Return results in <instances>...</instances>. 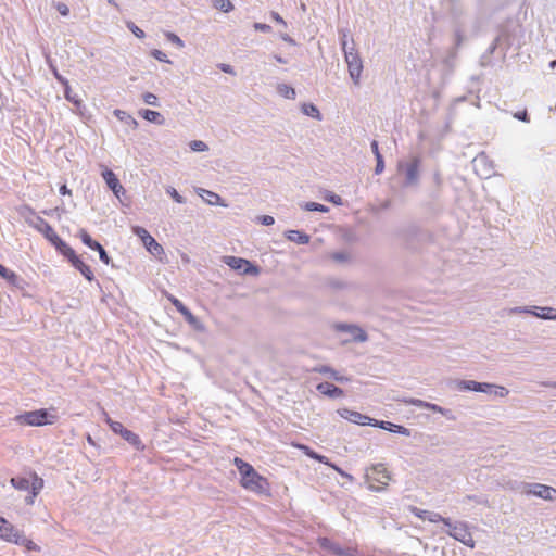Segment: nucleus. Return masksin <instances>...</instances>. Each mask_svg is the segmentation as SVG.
Instances as JSON below:
<instances>
[{
	"instance_id": "24",
	"label": "nucleus",
	"mask_w": 556,
	"mask_h": 556,
	"mask_svg": "<svg viewBox=\"0 0 556 556\" xmlns=\"http://www.w3.org/2000/svg\"><path fill=\"white\" fill-rule=\"evenodd\" d=\"M72 266L77 269L78 271H80V274L88 280V281H92L94 279V275L92 273V270L90 269V267L88 265H86L77 254H74V256H72L70 260H67Z\"/></svg>"
},
{
	"instance_id": "52",
	"label": "nucleus",
	"mask_w": 556,
	"mask_h": 556,
	"mask_svg": "<svg viewBox=\"0 0 556 556\" xmlns=\"http://www.w3.org/2000/svg\"><path fill=\"white\" fill-rule=\"evenodd\" d=\"M329 467H331L332 469H334L338 473H340L342 477L346 478L349 481H353V476H351L350 473L345 472L344 470H342L339 466H337L336 464L329 462L328 464Z\"/></svg>"
},
{
	"instance_id": "16",
	"label": "nucleus",
	"mask_w": 556,
	"mask_h": 556,
	"mask_svg": "<svg viewBox=\"0 0 556 556\" xmlns=\"http://www.w3.org/2000/svg\"><path fill=\"white\" fill-rule=\"evenodd\" d=\"M173 305L176 307V309L185 317L186 321L191 325L195 330L203 331L204 325L199 320L198 317H195L191 311L178 299L173 298L170 299Z\"/></svg>"
},
{
	"instance_id": "36",
	"label": "nucleus",
	"mask_w": 556,
	"mask_h": 556,
	"mask_svg": "<svg viewBox=\"0 0 556 556\" xmlns=\"http://www.w3.org/2000/svg\"><path fill=\"white\" fill-rule=\"evenodd\" d=\"M501 38L500 36H497L493 42L491 43V46L488 48V50L485 51V53L481 56V65L482 66H485L490 63V56L491 54L494 53V51L496 50L497 48V45L500 42Z\"/></svg>"
},
{
	"instance_id": "63",
	"label": "nucleus",
	"mask_w": 556,
	"mask_h": 556,
	"mask_svg": "<svg viewBox=\"0 0 556 556\" xmlns=\"http://www.w3.org/2000/svg\"><path fill=\"white\" fill-rule=\"evenodd\" d=\"M280 38L291 46L295 45V40L292 37H290L288 34H280Z\"/></svg>"
},
{
	"instance_id": "49",
	"label": "nucleus",
	"mask_w": 556,
	"mask_h": 556,
	"mask_svg": "<svg viewBox=\"0 0 556 556\" xmlns=\"http://www.w3.org/2000/svg\"><path fill=\"white\" fill-rule=\"evenodd\" d=\"M466 501H473L475 503H477L479 505H486L488 504V500L482 498V497H480L478 495H466L463 498V502H466Z\"/></svg>"
},
{
	"instance_id": "29",
	"label": "nucleus",
	"mask_w": 556,
	"mask_h": 556,
	"mask_svg": "<svg viewBox=\"0 0 556 556\" xmlns=\"http://www.w3.org/2000/svg\"><path fill=\"white\" fill-rule=\"evenodd\" d=\"M285 236L289 241L295 242L298 244H307L311 239L307 233L301 230H288L286 231Z\"/></svg>"
},
{
	"instance_id": "38",
	"label": "nucleus",
	"mask_w": 556,
	"mask_h": 556,
	"mask_svg": "<svg viewBox=\"0 0 556 556\" xmlns=\"http://www.w3.org/2000/svg\"><path fill=\"white\" fill-rule=\"evenodd\" d=\"M64 97L67 101H70L71 103H73L77 109H79L80 106H83V101L81 99L77 96V94H74L72 92V88L71 86L68 85L67 87H64Z\"/></svg>"
},
{
	"instance_id": "23",
	"label": "nucleus",
	"mask_w": 556,
	"mask_h": 556,
	"mask_svg": "<svg viewBox=\"0 0 556 556\" xmlns=\"http://www.w3.org/2000/svg\"><path fill=\"white\" fill-rule=\"evenodd\" d=\"M316 389L321 394L329 396L331 399H337L344 395V391L341 388L330 382H320L317 384Z\"/></svg>"
},
{
	"instance_id": "3",
	"label": "nucleus",
	"mask_w": 556,
	"mask_h": 556,
	"mask_svg": "<svg viewBox=\"0 0 556 556\" xmlns=\"http://www.w3.org/2000/svg\"><path fill=\"white\" fill-rule=\"evenodd\" d=\"M339 35L341 48L344 53L345 62L348 64L350 77L353 80L354 85L358 86L361 75L363 72V61L359 56L358 51L355 49V42L353 38H351V46H349V29H339Z\"/></svg>"
},
{
	"instance_id": "12",
	"label": "nucleus",
	"mask_w": 556,
	"mask_h": 556,
	"mask_svg": "<svg viewBox=\"0 0 556 556\" xmlns=\"http://www.w3.org/2000/svg\"><path fill=\"white\" fill-rule=\"evenodd\" d=\"M108 424L111 428V430L114 433L119 434L125 441H127L130 445L136 447L137 450H142L143 445L138 434L134 433L132 431L126 429L122 422L114 421L110 418H108Z\"/></svg>"
},
{
	"instance_id": "43",
	"label": "nucleus",
	"mask_w": 556,
	"mask_h": 556,
	"mask_svg": "<svg viewBox=\"0 0 556 556\" xmlns=\"http://www.w3.org/2000/svg\"><path fill=\"white\" fill-rule=\"evenodd\" d=\"M126 26L137 38L142 39L146 37L144 31L141 28H139L134 22H126Z\"/></svg>"
},
{
	"instance_id": "53",
	"label": "nucleus",
	"mask_w": 556,
	"mask_h": 556,
	"mask_svg": "<svg viewBox=\"0 0 556 556\" xmlns=\"http://www.w3.org/2000/svg\"><path fill=\"white\" fill-rule=\"evenodd\" d=\"M532 308L534 309H538L536 306H531V307H520V306H517V307H513L509 309V313L510 314H518V313H527V314H531L532 313Z\"/></svg>"
},
{
	"instance_id": "19",
	"label": "nucleus",
	"mask_w": 556,
	"mask_h": 556,
	"mask_svg": "<svg viewBox=\"0 0 556 556\" xmlns=\"http://www.w3.org/2000/svg\"><path fill=\"white\" fill-rule=\"evenodd\" d=\"M412 513L421 520H428L432 523L442 522L445 526H451V519L441 516L439 513L420 509L417 507H413Z\"/></svg>"
},
{
	"instance_id": "18",
	"label": "nucleus",
	"mask_w": 556,
	"mask_h": 556,
	"mask_svg": "<svg viewBox=\"0 0 556 556\" xmlns=\"http://www.w3.org/2000/svg\"><path fill=\"white\" fill-rule=\"evenodd\" d=\"M406 403L414 405L416 407H419V408H425V409L431 410L433 413H439V414L445 416L450 420L455 419V417L452 416L450 409L439 406L437 404L426 402V401L419 400V399H410V400L406 401Z\"/></svg>"
},
{
	"instance_id": "5",
	"label": "nucleus",
	"mask_w": 556,
	"mask_h": 556,
	"mask_svg": "<svg viewBox=\"0 0 556 556\" xmlns=\"http://www.w3.org/2000/svg\"><path fill=\"white\" fill-rule=\"evenodd\" d=\"M454 388L457 391L465 392V391H473V392H481V393H491L494 390V394L501 397H504L508 394V390L504 387H498L492 383L488 382H478L475 380H454L453 381Z\"/></svg>"
},
{
	"instance_id": "17",
	"label": "nucleus",
	"mask_w": 556,
	"mask_h": 556,
	"mask_svg": "<svg viewBox=\"0 0 556 556\" xmlns=\"http://www.w3.org/2000/svg\"><path fill=\"white\" fill-rule=\"evenodd\" d=\"M338 414L343 419H346V420H349V421H351L353 424H356V425H362V426L369 425V426H371V424H374V421H375L374 418H370L369 416L361 414L358 412L351 410L349 408H340V409H338Z\"/></svg>"
},
{
	"instance_id": "28",
	"label": "nucleus",
	"mask_w": 556,
	"mask_h": 556,
	"mask_svg": "<svg viewBox=\"0 0 556 556\" xmlns=\"http://www.w3.org/2000/svg\"><path fill=\"white\" fill-rule=\"evenodd\" d=\"M139 114L146 121H148L150 123H154L156 125H163L165 122V118L163 117V115L157 111L142 109V110H140Z\"/></svg>"
},
{
	"instance_id": "4",
	"label": "nucleus",
	"mask_w": 556,
	"mask_h": 556,
	"mask_svg": "<svg viewBox=\"0 0 556 556\" xmlns=\"http://www.w3.org/2000/svg\"><path fill=\"white\" fill-rule=\"evenodd\" d=\"M54 408H39L36 410L24 412L22 414L16 415L13 420L18 425H26L30 427H42L46 425H53L58 415Z\"/></svg>"
},
{
	"instance_id": "45",
	"label": "nucleus",
	"mask_w": 556,
	"mask_h": 556,
	"mask_svg": "<svg viewBox=\"0 0 556 556\" xmlns=\"http://www.w3.org/2000/svg\"><path fill=\"white\" fill-rule=\"evenodd\" d=\"M142 99L146 104L152 106H160L157 97L152 92H146L142 94Z\"/></svg>"
},
{
	"instance_id": "61",
	"label": "nucleus",
	"mask_w": 556,
	"mask_h": 556,
	"mask_svg": "<svg viewBox=\"0 0 556 556\" xmlns=\"http://www.w3.org/2000/svg\"><path fill=\"white\" fill-rule=\"evenodd\" d=\"M370 147H371V151H372V153H374L376 159L379 157V156H382V154L379 151L378 142L376 140L371 141Z\"/></svg>"
},
{
	"instance_id": "41",
	"label": "nucleus",
	"mask_w": 556,
	"mask_h": 556,
	"mask_svg": "<svg viewBox=\"0 0 556 556\" xmlns=\"http://www.w3.org/2000/svg\"><path fill=\"white\" fill-rule=\"evenodd\" d=\"M15 544L25 546L27 551H39V547L31 540L27 539L24 534L20 538V541L15 540Z\"/></svg>"
},
{
	"instance_id": "13",
	"label": "nucleus",
	"mask_w": 556,
	"mask_h": 556,
	"mask_svg": "<svg viewBox=\"0 0 556 556\" xmlns=\"http://www.w3.org/2000/svg\"><path fill=\"white\" fill-rule=\"evenodd\" d=\"M365 479L368 482L374 481L387 486L388 482L391 480V473L383 464H375L367 469Z\"/></svg>"
},
{
	"instance_id": "60",
	"label": "nucleus",
	"mask_w": 556,
	"mask_h": 556,
	"mask_svg": "<svg viewBox=\"0 0 556 556\" xmlns=\"http://www.w3.org/2000/svg\"><path fill=\"white\" fill-rule=\"evenodd\" d=\"M270 17H271L275 22H277V23L281 24L282 26H285V27L287 26L286 21L280 16V14H279V13H277V12L273 11V12L270 13Z\"/></svg>"
},
{
	"instance_id": "47",
	"label": "nucleus",
	"mask_w": 556,
	"mask_h": 556,
	"mask_svg": "<svg viewBox=\"0 0 556 556\" xmlns=\"http://www.w3.org/2000/svg\"><path fill=\"white\" fill-rule=\"evenodd\" d=\"M151 55L160 62L170 63V61L167 59V55L164 52H162L161 50H157V49L152 50Z\"/></svg>"
},
{
	"instance_id": "32",
	"label": "nucleus",
	"mask_w": 556,
	"mask_h": 556,
	"mask_svg": "<svg viewBox=\"0 0 556 556\" xmlns=\"http://www.w3.org/2000/svg\"><path fill=\"white\" fill-rule=\"evenodd\" d=\"M78 236H79V238H80L81 242H83L85 245H87L89 249H91V250H93V251H97V250L101 249V245H102V244H101L100 242H98V241L93 240V239L91 238V236L88 233V231H87V230H85V229H80V230H79V235H78Z\"/></svg>"
},
{
	"instance_id": "7",
	"label": "nucleus",
	"mask_w": 556,
	"mask_h": 556,
	"mask_svg": "<svg viewBox=\"0 0 556 556\" xmlns=\"http://www.w3.org/2000/svg\"><path fill=\"white\" fill-rule=\"evenodd\" d=\"M404 249L410 252H417L421 243L427 238V232L420 229L418 226L410 225L404 229H402L399 233Z\"/></svg>"
},
{
	"instance_id": "6",
	"label": "nucleus",
	"mask_w": 556,
	"mask_h": 556,
	"mask_svg": "<svg viewBox=\"0 0 556 556\" xmlns=\"http://www.w3.org/2000/svg\"><path fill=\"white\" fill-rule=\"evenodd\" d=\"M21 215L30 227L42 233V236L49 242H51L58 236L52 226L42 217L37 215V213L30 206H24L21 211Z\"/></svg>"
},
{
	"instance_id": "10",
	"label": "nucleus",
	"mask_w": 556,
	"mask_h": 556,
	"mask_svg": "<svg viewBox=\"0 0 556 556\" xmlns=\"http://www.w3.org/2000/svg\"><path fill=\"white\" fill-rule=\"evenodd\" d=\"M448 530L446 533L452 536L453 539L462 542L464 545L473 548L475 547V541L472 539V535L469 531L468 525L464 521H456L453 522L451 520V526H446Z\"/></svg>"
},
{
	"instance_id": "33",
	"label": "nucleus",
	"mask_w": 556,
	"mask_h": 556,
	"mask_svg": "<svg viewBox=\"0 0 556 556\" xmlns=\"http://www.w3.org/2000/svg\"><path fill=\"white\" fill-rule=\"evenodd\" d=\"M114 115L123 123H125L126 125L130 126L131 128H137L138 126V122L130 115L128 114L127 112L123 111V110H119V109H116L114 111Z\"/></svg>"
},
{
	"instance_id": "40",
	"label": "nucleus",
	"mask_w": 556,
	"mask_h": 556,
	"mask_svg": "<svg viewBox=\"0 0 556 556\" xmlns=\"http://www.w3.org/2000/svg\"><path fill=\"white\" fill-rule=\"evenodd\" d=\"M303 208L305 211H309V212H321V213H326L329 211V208L326 205L317 203V202H306L303 205Z\"/></svg>"
},
{
	"instance_id": "48",
	"label": "nucleus",
	"mask_w": 556,
	"mask_h": 556,
	"mask_svg": "<svg viewBox=\"0 0 556 556\" xmlns=\"http://www.w3.org/2000/svg\"><path fill=\"white\" fill-rule=\"evenodd\" d=\"M167 193L172 197V199L177 203H185V198L178 193L175 188H170L167 190Z\"/></svg>"
},
{
	"instance_id": "46",
	"label": "nucleus",
	"mask_w": 556,
	"mask_h": 556,
	"mask_svg": "<svg viewBox=\"0 0 556 556\" xmlns=\"http://www.w3.org/2000/svg\"><path fill=\"white\" fill-rule=\"evenodd\" d=\"M48 63H49V67H50V70L52 71V73H53V75H54L55 79H56L60 84H62L64 87H67V86L70 85V84H68V80H67L64 76H62V75L59 73L58 68H56V67H55V66H54L50 61H49Z\"/></svg>"
},
{
	"instance_id": "31",
	"label": "nucleus",
	"mask_w": 556,
	"mask_h": 556,
	"mask_svg": "<svg viewBox=\"0 0 556 556\" xmlns=\"http://www.w3.org/2000/svg\"><path fill=\"white\" fill-rule=\"evenodd\" d=\"M300 450L303 451V453L308 456L309 458L314 459V460H317L321 464H325V465H328L329 464V458L315 452L314 450H312L309 446L307 445H304V444H300L298 445Z\"/></svg>"
},
{
	"instance_id": "42",
	"label": "nucleus",
	"mask_w": 556,
	"mask_h": 556,
	"mask_svg": "<svg viewBox=\"0 0 556 556\" xmlns=\"http://www.w3.org/2000/svg\"><path fill=\"white\" fill-rule=\"evenodd\" d=\"M165 37H166V39H167L170 43H173V45L177 46L178 48H180V49H181V48H184V47H185L184 41L181 40V38H180L178 35H176V34H174V33H172V31H166V33H165Z\"/></svg>"
},
{
	"instance_id": "20",
	"label": "nucleus",
	"mask_w": 556,
	"mask_h": 556,
	"mask_svg": "<svg viewBox=\"0 0 556 556\" xmlns=\"http://www.w3.org/2000/svg\"><path fill=\"white\" fill-rule=\"evenodd\" d=\"M102 177L106 184V186L109 187L110 190L113 191V193L119 198L121 194H124L125 193V189L124 187L121 185L119 182V179L117 178V176L109 168H105L103 172H102Z\"/></svg>"
},
{
	"instance_id": "55",
	"label": "nucleus",
	"mask_w": 556,
	"mask_h": 556,
	"mask_svg": "<svg viewBox=\"0 0 556 556\" xmlns=\"http://www.w3.org/2000/svg\"><path fill=\"white\" fill-rule=\"evenodd\" d=\"M55 9L62 16L70 14V8L64 2H58Z\"/></svg>"
},
{
	"instance_id": "50",
	"label": "nucleus",
	"mask_w": 556,
	"mask_h": 556,
	"mask_svg": "<svg viewBox=\"0 0 556 556\" xmlns=\"http://www.w3.org/2000/svg\"><path fill=\"white\" fill-rule=\"evenodd\" d=\"M253 28L257 31H262V33H270L271 31V26L268 25V24H265V23H260V22H255L253 24Z\"/></svg>"
},
{
	"instance_id": "2",
	"label": "nucleus",
	"mask_w": 556,
	"mask_h": 556,
	"mask_svg": "<svg viewBox=\"0 0 556 556\" xmlns=\"http://www.w3.org/2000/svg\"><path fill=\"white\" fill-rule=\"evenodd\" d=\"M448 15L451 18V26L454 36V47L450 51L448 59L456 58L457 50L462 47V45L466 40V28L468 25V14L462 3H456V5H450Z\"/></svg>"
},
{
	"instance_id": "8",
	"label": "nucleus",
	"mask_w": 556,
	"mask_h": 556,
	"mask_svg": "<svg viewBox=\"0 0 556 556\" xmlns=\"http://www.w3.org/2000/svg\"><path fill=\"white\" fill-rule=\"evenodd\" d=\"M517 490L526 495H533L546 501H556V489L542 483H518Z\"/></svg>"
},
{
	"instance_id": "25",
	"label": "nucleus",
	"mask_w": 556,
	"mask_h": 556,
	"mask_svg": "<svg viewBox=\"0 0 556 556\" xmlns=\"http://www.w3.org/2000/svg\"><path fill=\"white\" fill-rule=\"evenodd\" d=\"M55 250L62 254L64 257L70 260L76 252L59 236H56L51 242H50Z\"/></svg>"
},
{
	"instance_id": "15",
	"label": "nucleus",
	"mask_w": 556,
	"mask_h": 556,
	"mask_svg": "<svg viewBox=\"0 0 556 556\" xmlns=\"http://www.w3.org/2000/svg\"><path fill=\"white\" fill-rule=\"evenodd\" d=\"M11 483L17 490L27 491L31 489L33 496H36L42 488L43 481L42 479L35 477L34 481L30 483L29 479L26 477H14L11 479Z\"/></svg>"
},
{
	"instance_id": "27",
	"label": "nucleus",
	"mask_w": 556,
	"mask_h": 556,
	"mask_svg": "<svg viewBox=\"0 0 556 556\" xmlns=\"http://www.w3.org/2000/svg\"><path fill=\"white\" fill-rule=\"evenodd\" d=\"M0 277L5 279L13 287H21L23 279L14 271L0 264Z\"/></svg>"
},
{
	"instance_id": "14",
	"label": "nucleus",
	"mask_w": 556,
	"mask_h": 556,
	"mask_svg": "<svg viewBox=\"0 0 556 556\" xmlns=\"http://www.w3.org/2000/svg\"><path fill=\"white\" fill-rule=\"evenodd\" d=\"M333 329L338 332H346L351 334V341L354 342H366L368 340L366 331L354 324L337 323L334 324Z\"/></svg>"
},
{
	"instance_id": "30",
	"label": "nucleus",
	"mask_w": 556,
	"mask_h": 556,
	"mask_svg": "<svg viewBox=\"0 0 556 556\" xmlns=\"http://www.w3.org/2000/svg\"><path fill=\"white\" fill-rule=\"evenodd\" d=\"M315 371H317L319 374L328 375L330 378H332L333 380H336L340 383L350 381L349 377L340 376L332 367L327 366V365H323L318 368H315Z\"/></svg>"
},
{
	"instance_id": "56",
	"label": "nucleus",
	"mask_w": 556,
	"mask_h": 556,
	"mask_svg": "<svg viewBox=\"0 0 556 556\" xmlns=\"http://www.w3.org/2000/svg\"><path fill=\"white\" fill-rule=\"evenodd\" d=\"M257 220L264 226H270L275 223V219L270 215H261L257 217Z\"/></svg>"
},
{
	"instance_id": "35",
	"label": "nucleus",
	"mask_w": 556,
	"mask_h": 556,
	"mask_svg": "<svg viewBox=\"0 0 556 556\" xmlns=\"http://www.w3.org/2000/svg\"><path fill=\"white\" fill-rule=\"evenodd\" d=\"M302 112L307 115V116H311L313 118H316L318 121L321 119V115H320V112L318 110V108L313 104V103H304L302 105Z\"/></svg>"
},
{
	"instance_id": "9",
	"label": "nucleus",
	"mask_w": 556,
	"mask_h": 556,
	"mask_svg": "<svg viewBox=\"0 0 556 556\" xmlns=\"http://www.w3.org/2000/svg\"><path fill=\"white\" fill-rule=\"evenodd\" d=\"M419 167H420V159L418 156H413L410 161H400L397 163V169L401 173H404L405 187L417 186L419 182Z\"/></svg>"
},
{
	"instance_id": "59",
	"label": "nucleus",
	"mask_w": 556,
	"mask_h": 556,
	"mask_svg": "<svg viewBox=\"0 0 556 556\" xmlns=\"http://www.w3.org/2000/svg\"><path fill=\"white\" fill-rule=\"evenodd\" d=\"M349 258V255L344 252H336L332 254V260L337 261V262H345L348 261Z\"/></svg>"
},
{
	"instance_id": "11",
	"label": "nucleus",
	"mask_w": 556,
	"mask_h": 556,
	"mask_svg": "<svg viewBox=\"0 0 556 556\" xmlns=\"http://www.w3.org/2000/svg\"><path fill=\"white\" fill-rule=\"evenodd\" d=\"M224 263L231 269L237 270L243 275L254 276L260 274V267L257 265H254L250 261L242 257L225 256Z\"/></svg>"
},
{
	"instance_id": "39",
	"label": "nucleus",
	"mask_w": 556,
	"mask_h": 556,
	"mask_svg": "<svg viewBox=\"0 0 556 556\" xmlns=\"http://www.w3.org/2000/svg\"><path fill=\"white\" fill-rule=\"evenodd\" d=\"M214 8L217 10L228 13L233 10V4L230 0H214Z\"/></svg>"
},
{
	"instance_id": "34",
	"label": "nucleus",
	"mask_w": 556,
	"mask_h": 556,
	"mask_svg": "<svg viewBox=\"0 0 556 556\" xmlns=\"http://www.w3.org/2000/svg\"><path fill=\"white\" fill-rule=\"evenodd\" d=\"M204 193H206L207 198H204L202 194L201 197L210 204V205H220V206H227L226 203H224V200L215 192L204 190L202 189Z\"/></svg>"
},
{
	"instance_id": "54",
	"label": "nucleus",
	"mask_w": 556,
	"mask_h": 556,
	"mask_svg": "<svg viewBox=\"0 0 556 556\" xmlns=\"http://www.w3.org/2000/svg\"><path fill=\"white\" fill-rule=\"evenodd\" d=\"M99 253V257L102 263L105 265H109L111 263V257L109 256L108 252L104 250V248L101 245V249L97 250Z\"/></svg>"
},
{
	"instance_id": "37",
	"label": "nucleus",
	"mask_w": 556,
	"mask_h": 556,
	"mask_svg": "<svg viewBox=\"0 0 556 556\" xmlns=\"http://www.w3.org/2000/svg\"><path fill=\"white\" fill-rule=\"evenodd\" d=\"M277 91L280 96H282L286 99H295V90L291 86L287 84H279L277 86Z\"/></svg>"
},
{
	"instance_id": "1",
	"label": "nucleus",
	"mask_w": 556,
	"mask_h": 556,
	"mask_svg": "<svg viewBox=\"0 0 556 556\" xmlns=\"http://www.w3.org/2000/svg\"><path fill=\"white\" fill-rule=\"evenodd\" d=\"M233 464L241 476L240 484L243 489L256 494H268L267 479L261 476L251 464L240 457H235Z\"/></svg>"
},
{
	"instance_id": "44",
	"label": "nucleus",
	"mask_w": 556,
	"mask_h": 556,
	"mask_svg": "<svg viewBox=\"0 0 556 556\" xmlns=\"http://www.w3.org/2000/svg\"><path fill=\"white\" fill-rule=\"evenodd\" d=\"M189 146L190 149L194 152H204L208 150L207 144L202 140H193Z\"/></svg>"
},
{
	"instance_id": "58",
	"label": "nucleus",
	"mask_w": 556,
	"mask_h": 556,
	"mask_svg": "<svg viewBox=\"0 0 556 556\" xmlns=\"http://www.w3.org/2000/svg\"><path fill=\"white\" fill-rule=\"evenodd\" d=\"M134 232L143 241V239L148 238L150 236V233L148 232L147 229L140 227V226H137L134 228Z\"/></svg>"
},
{
	"instance_id": "26",
	"label": "nucleus",
	"mask_w": 556,
	"mask_h": 556,
	"mask_svg": "<svg viewBox=\"0 0 556 556\" xmlns=\"http://www.w3.org/2000/svg\"><path fill=\"white\" fill-rule=\"evenodd\" d=\"M146 249L155 257H161L164 254L163 247L150 235L143 239Z\"/></svg>"
},
{
	"instance_id": "21",
	"label": "nucleus",
	"mask_w": 556,
	"mask_h": 556,
	"mask_svg": "<svg viewBox=\"0 0 556 556\" xmlns=\"http://www.w3.org/2000/svg\"><path fill=\"white\" fill-rule=\"evenodd\" d=\"M22 533L15 529L11 523H9L5 519L0 518V538L15 543V540L20 541L22 538Z\"/></svg>"
},
{
	"instance_id": "22",
	"label": "nucleus",
	"mask_w": 556,
	"mask_h": 556,
	"mask_svg": "<svg viewBox=\"0 0 556 556\" xmlns=\"http://www.w3.org/2000/svg\"><path fill=\"white\" fill-rule=\"evenodd\" d=\"M371 426L383 429V430L392 432V433H397V434H402L405 437L410 435V429H408L402 425L393 424L391 421L375 419V421H374V424H371Z\"/></svg>"
},
{
	"instance_id": "57",
	"label": "nucleus",
	"mask_w": 556,
	"mask_h": 556,
	"mask_svg": "<svg viewBox=\"0 0 556 556\" xmlns=\"http://www.w3.org/2000/svg\"><path fill=\"white\" fill-rule=\"evenodd\" d=\"M384 169V160L383 156H379L376 159V167H375V174L379 175Z\"/></svg>"
},
{
	"instance_id": "64",
	"label": "nucleus",
	"mask_w": 556,
	"mask_h": 556,
	"mask_svg": "<svg viewBox=\"0 0 556 556\" xmlns=\"http://www.w3.org/2000/svg\"><path fill=\"white\" fill-rule=\"evenodd\" d=\"M328 201L332 202L333 204L340 205L342 204V200L340 195L332 194L329 198H327Z\"/></svg>"
},
{
	"instance_id": "51",
	"label": "nucleus",
	"mask_w": 556,
	"mask_h": 556,
	"mask_svg": "<svg viewBox=\"0 0 556 556\" xmlns=\"http://www.w3.org/2000/svg\"><path fill=\"white\" fill-rule=\"evenodd\" d=\"M514 117L517 118L518 121H521L523 123H529L530 122V117H529V114H528V111L525 109L522 111H518L514 114Z\"/></svg>"
},
{
	"instance_id": "62",
	"label": "nucleus",
	"mask_w": 556,
	"mask_h": 556,
	"mask_svg": "<svg viewBox=\"0 0 556 556\" xmlns=\"http://www.w3.org/2000/svg\"><path fill=\"white\" fill-rule=\"evenodd\" d=\"M368 489L372 492H382L387 489L386 485L381 484V485H375L372 483H369L368 484Z\"/></svg>"
}]
</instances>
